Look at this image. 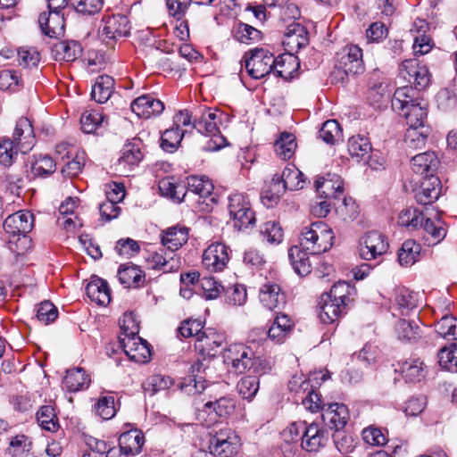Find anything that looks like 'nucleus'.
I'll return each mask as SVG.
<instances>
[{
    "label": "nucleus",
    "mask_w": 457,
    "mask_h": 457,
    "mask_svg": "<svg viewBox=\"0 0 457 457\" xmlns=\"http://www.w3.org/2000/svg\"><path fill=\"white\" fill-rule=\"evenodd\" d=\"M334 233L323 221L312 222L302 229L300 245L312 254L325 253L333 245Z\"/></svg>",
    "instance_id": "obj_1"
},
{
    "label": "nucleus",
    "mask_w": 457,
    "mask_h": 457,
    "mask_svg": "<svg viewBox=\"0 0 457 457\" xmlns=\"http://www.w3.org/2000/svg\"><path fill=\"white\" fill-rule=\"evenodd\" d=\"M242 62L248 75L260 79L273 72L274 55L263 48H254L244 54Z\"/></svg>",
    "instance_id": "obj_2"
},
{
    "label": "nucleus",
    "mask_w": 457,
    "mask_h": 457,
    "mask_svg": "<svg viewBox=\"0 0 457 457\" xmlns=\"http://www.w3.org/2000/svg\"><path fill=\"white\" fill-rule=\"evenodd\" d=\"M129 21L123 14L104 16L101 21L99 35L107 45L111 46L117 40L129 36Z\"/></svg>",
    "instance_id": "obj_3"
},
{
    "label": "nucleus",
    "mask_w": 457,
    "mask_h": 457,
    "mask_svg": "<svg viewBox=\"0 0 457 457\" xmlns=\"http://www.w3.org/2000/svg\"><path fill=\"white\" fill-rule=\"evenodd\" d=\"M240 438L229 428L220 429L210 439V453L217 457H233L240 448Z\"/></svg>",
    "instance_id": "obj_4"
},
{
    "label": "nucleus",
    "mask_w": 457,
    "mask_h": 457,
    "mask_svg": "<svg viewBox=\"0 0 457 457\" xmlns=\"http://www.w3.org/2000/svg\"><path fill=\"white\" fill-rule=\"evenodd\" d=\"M400 77L419 89L427 87L430 82V74L426 66L420 65L417 59H409L402 62Z\"/></svg>",
    "instance_id": "obj_5"
},
{
    "label": "nucleus",
    "mask_w": 457,
    "mask_h": 457,
    "mask_svg": "<svg viewBox=\"0 0 457 457\" xmlns=\"http://www.w3.org/2000/svg\"><path fill=\"white\" fill-rule=\"evenodd\" d=\"M33 224V214L29 211L23 210L9 215L5 219L3 227L11 237H18L20 240V236H22V238L27 240L26 235L31 231Z\"/></svg>",
    "instance_id": "obj_6"
},
{
    "label": "nucleus",
    "mask_w": 457,
    "mask_h": 457,
    "mask_svg": "<svg viewBox=\"0 0 457 457\" xmlns=\"http://www.w3.org/2000/svg\"><path fill=\"white\" fill-rule=\"evenodd\" d=\"M228 251V247L224 244H212L203 253L204 267L211 272L222 271L229 261Z\"/></svg>",
    "instance_id": "obj_7"
},
{
    "label": "nucleus",
    "mask_w": 457,
    "mask_h": 457,
    "mask_svg": "<svg viewBox=\"0 0 457 457\" xmlns=\"http://www.w3.org/2000/svg\"><path fill=\"white\" fill-rule=\"evenodd\" d=\"M254 353L250 347L236 344L228 347L224 359L225 361L231 363L237 373H244L251 365Z\"/></svg>",
    "instance_id": "obj_8"
},
{
    "label": "nucleus",
    "mask_w": 457,
    "mask_h": 457,
    "mask_svg": "<svg viewBox=\"0 0 457 457\" xmlns=\"http://www.w3.org/2000/svg\"><path fill=\"white\" fill-rule=\"evenodd\" d=\"M143 142L138 137L128 141L121 149V155L118 159V166L120 171L129 170L138 165L144 157L142 152Z\"/></svg>",
    "instance_id": "obj_9"
},
{
    "label": "nucleus",
    "mask_w": 457,
    "mask_h": 457,
    "mask_svg": "<svg viewBox=\"0 0 457 457\" xmlns=\"http://www.w3.org/2000/svg\"><path fill=\"white\" fill-rule=\"evenodd\" d=\"M199 335L200 338L195 340V347L203 357H214L225 343L224 335L212 328H207Z\"/></svg>",
    "instance_id": "obj_10"
},
{
    "label": "nucleus",
    "mask_w": 457,
    "mask_h": 457,
    "mask_svg": "<svg viewBox=\"0 0 457 457\" xmlns=\"http://www.w3.org/2000/svg\"><path fill=\"white\" fill-rule=\"evenodd\" d=\"M119 341L120 347L131 361L145 363L150 360L151 350L145 340L136 336L133 339L120 338Z\"/></svg>",
    "instance_id": "obj_11"
},
{
    "label": "nucleus",
    "mask_w": 457,
    "mask_h": 457,
    "mask_svg": "<svg viewBox=\"0 0 457 457\" xmlns=\"http://www.w3.org/2000/svg\"><path fill=\"white\" fill-rule=\"evenodd\" d=\"M414 191V197L420 204L428 205L438 199L441 194L440 180L436 176L422 178Z\"/></svg>",
    "instance_id": "obj_12"
},
{
    "label": "nucleus",
    "mask_w": 457,
    "mask_h": 457,
    "mask_svg": "<svg viewBox=\"0 0 457 457\" xmlns=\"http://www.w3.org/2000/svg\"><path fill=\"white\" fill-rule=\"evenodd\" d=\"M150 268L160 270L163 272H171L177 270L180 266L179 259L177 254L166 248H161L159 251L150 253L146 257Z\"/></svg>",
    "instance_id": "obj_13"
},
{
    "label": "nucleus",
    "mask_w": 457,
    "mask_h": 457,
    "mask_svg": "<svg viewBox=\"0 0 457 457\" xmlns=\"http://www.w3.org/2000/svg\"><path fill=\"white\" fill-rule=\"evenodd\" d=\"M130 107L138 117L149 119L160 115L164 110V104L150 95H143L135 99Z\"/></svg>",
    "instance_id": "obj_14"
},
{
    "label": "nucleus",
    "mask_w": 457,
    "mask_h": 457,
    "mask_svg": "<svg viewBox=\"0 0 457 457\" xmlns=\"http://www.w3.org/2000/svg\"><path fill=\"white\" fill-rule=\"evenodd\" d=\"M19 148L20 152L26 154L30 151L35 144V137L33 135V128L29 119L21 118L18 120L12 139Z\"/></svg>",
    "instance_id": "obj_15"
},
{
    "label": "nucleus",
    "mask_w": 457,
    "mask_h": 457,
    "mask_svg": "<svg viewBox=\"0 0 457 457\" xmlns=\"http://www.w3.org/2000/svg\"><path fill=\"white\" fill-rule=\"evenodd\" d=\"M281 180L283 184H277L278 188L272 190L270 198H278L286 189L300 190L305 186V177L303 173L295 167L286 168L281 174Z\"/></svg>",
    "instance_id": "obj_16"
},
{
    "label": "nucleus",
    "mask_w": 457,
    "mask_h": 457,
    "mask_svg": "<svg viewBox=\"0 0 457 457\" xmlns=\"http://www.w3.org/2000/svg\"><path fill=\"white\" fill-rule=\"evenodd\" d=\"M411 169L414 173L430 178L435 176L439 166V160L435 152H424L413 156L411 160Z\"/></svg>",
    "instance_id": "obj_17"
},
{
    "label": "nucleus",
    "mask_w": 457,
    "mask_h": 457,
    "mask_svg": "<svg viewBox=\"0 0 457 457\" xmlns=\"http://www.w3.org/2000/svg\"><path fill=\"white\" fill-rule=\"evenodd\" d=\"M339 65L345 73H361L364 71L362 50L358 46H346L340 57Z\"/></svg>",
    "instance_id": "obj_18"
},
{
    "label": "nucleus",
    "mask_w": 457,
    "mask_h": 457,
    "mask_svg": "<svg viewBox=\"0 0 457 457\" xmlns=\"http://www.w3.org/2000/svg\"><path fill=\"white\" fill-rule=\"evenodd\" d=\"M328 437L326 431L315 423L307 426L303 435L301 436V446L306 452H318L326 445Z\"/></svg>",
    "instance_id": "obj_19"
},
{
    "label": "nucleus",
    "mask_w": 457,
    "mask_h": 457,
    "mask_svg": "<svg viewBox=\"0 0 457 457\" xmlns=\"http://www.w3.org/2000/svg\"><path fill=\"white\" fill-rule=\"evenodd\" d=\"M38 23L42 32L49 37H57L64 33V17L59 12L40 13Z\"/></svg>",
    "instance_id": "obj_20"
},
{
    "label": "nucleus",
    "mask_w": 457,
    "mask_h": 457,
    "mask_svg": "<svg viewBox=\"0 0 457 457\" xmlns=\"http://www.w3.org/2000/svg\"><path fill=\"white\" fill-rule=\"evenodd\" d=\"M260 302L269 310L280 309L286 303V296L280 287L275 283H266L259 292Z\"/></svg>",
    "instance_id": "obj_21"
},
{
    "label": "nucleus",
    "mask_w": 457,
    "mask_h": 457,
    "mask_svg": "<svg viewBox=\"0 0 457 457\" xmlns=\"http://www.w3.org/2000/svg\"><path fill=\"white\" fill-rule=\"evenodd\" d=\"M348 410L345 404L342 403H330L322 413L324 422H327L331 429L340 431L347 423Z\"/></svg>",
    "instance_id": "obj_22"
},
{
    "label": "nucleus",
    "mask_w": 457,
    "mask_h": 457,
    "mask_svg": "<svg viewBox=\"0 0 457 457\" xmlns=\"http://www.w3.org/2000/svg\"><path fill=\"white\" fill-rule=\"evenodd\" d=\"M319 306L320 310L319 313L320 318L322 322L327 324L337 320L346 307L326 294L320 296Z\"/></svg>",
    "instance_id": "obj_23"
},
{
    "label": "nucleus",
    "mask_w": 457,
    "mask_h": 457,
    "mask_svg": "<svg viewBox=\"0 0 457 457\" xmlns=\"http://www.w3.org/2000/svg\"><path fill=\"white\" fill-rule=\"evenodd\" d=\"M188 231L186 227L174 226L163 231L161 237L162 245L175 253L187 242Z\"/></svg>",
    "instance_id": "obj_24"
},
{
    "label": "nucleus",
    "mask_w": 457,
    "mask_h": 457,
    "mask_svg": "<svg viewBox=\"0 0 457 457\" xmlns=\"http://www.w3.org/2000/svg\"><path fill=\"white\" fill-rule=\"evenodd\" d=\"M330 179L323 177L315 180V189L320 198L337 197V194H342L344 190L342 179L336 174H328Z\"/></svg>",
    "instance_id": "obj_25"
},
{
    "label": "nucleus",
    "mask_w": 457,
    "mask_h": 457,
    "mask_svg": "<svg viewBox=\"0 0 457 457\" xmlns=\"http://www.w3.org/2000/svg\"><path fill=\"white\" fill-rule=\"evenodd\" d=\"M119 281L125 287H140L145 283V274L143 271L133 264H121L118 270Z\"/></svg>",
    "instance_id": "obj_26"
},
{
    "label": "nucleus",
    "mask_w": 457,
    "mask_h": 457,
    "mask_svg": "<svg viewBox=\"0 0 457 457\" xmlns=\"http://www.w3.org/2000/svg\"><path fill=\"white\" fill-rule=\"evenodd\" d=\"M348 152L349 154L355 158L357 162L367 161L370 167H373L370 163V154L371 152V144L369 139L361 135L353 136L348 140Z\"/></svg>",
    "instance_id": "obj_27"
},
{
    "label": "nucleus",
    "mask_w": 457,
    "mask_h": 457,
    "mask_svg": "<svg viewBox=\"0 0 457 457\" xmlns=\"http://www.w3.org/2000/svg\"><path fill=\"white\" fill-rule=\"evenodd\" d=\"M144 444V434L138 429H132L124 432L119 438V445L132 457L142 452Z\"/></svg>",
    "instance_id": "obj_28"
},
{
    "label": "nucleus",
    "mask_w": 457,
    "mask_h": 457,
    "mask_svg": "<svg viewBox=\"0 0 457 457\" xmlns=\"http://www.w3.org/2000/svg\"><path fill=\"white\" fill-rule=\"evenodd\" d=\"M308 42L307 31L300 24L290 25L284 35L283 45L287 46L290 51H297L306 46Z\"/></svg>",
    "instance_id": "obj_29"
},
{
    "label": "nucleus",
    "mask_w": 457,
    "mask_h": 457,
    "mask_svg": "<svg viewBox=\"0 0 457 457\" xmlns=\"http://www.w3.org/2000/svg\"><path fill=\"white\" fill-rule=\"evenodd\" d=\"M298 67L299 62L296 56L291 54H283L275 57L273 73L277 77L289 79Z\"/></svg>",
    "instance_id": "obj_30"
},
{
    "label": "nucleus",
    "mask_w": 457,
    "mask_h": 457,
    "mask_svg": "<svg viewBox=\"0 0 457 457\" xmlns=\"http://www.w3.org/2000/svg\"><path fill=\"white\" fill-rule=\"evenodd\" d=\"M218 120H220L216 112L205 110L199 117L195 116L193 128L201 134L213 136L219 132Z\"/></svg>",
    "instance_id": "obj_31"
},
{
    "label": "nucleus",
    "mask_w": 457,
    "mask_h": 457,
    "mask_svg": "<svg viewBox=\"0 0 457 457\" xmlns=\"http://www.w3.org/2000/svg\"><path fill=\"white\" fill-rule=\"evenodd\" d=\"M113 89L114 79L111 76L101 75L97 77L92 87L91 96L96 102L104 104L110 99Z\"/></svg>",
    "instance_id": "obj_32"
},
{
    "label": "nucleus",
    "mask_w": 457,
    "mask_h": 457,
    "mask_svg": "<svg viewBox=\"0 0 457 457\" xmlns=\"http://www.w3.org/2000/svg\"><path fill=\"white\" fill-rule=\"evenodd\" d=\"M288 258L298 275L305 276L311 272L312 265L308 254L301 245L292 246L288 251Z\"/></svg>",
    "instance_id": "obj_33"
},
{
    "label": "nucleus",
    "mask_w": 457,
    "mask_h": 457,
    "mask_svg": "<svg viewBox=\"0 0 457 457\" xmlns=\"http://www.w3.org/2000/svg\"><path fill=\"white\" fill-rule=\"evenodd\" d=\"M81 52V46L77 41L58 42L53 47V54L57 61L73 62Z\"/></svg>",
    "instance_id": "obj_34"
},
{
    "label": "nucleus",
    "mask_w": 457,
    "mask_h": 457,
    "mask_svg": "<svg viewBox=\"0 0 457 457\" xmlns=\"http://www.w3.org/2000/svg\"><path fill=\"white\" fill-rule=\"evenodd\" d=\"M86 291L87 296L99 305H106L111 301L108 284L101 278L90 281L86 287Z\"/></svg>",
    "instance_id": "obj_35"
},
{
    "label": "nucleus",
    "mask_w": 457,
    "mask_h": 457,
    "mask_svg": "<svg viewBox=\"0 0 457 457\" xmlns=\"http://www.w3.org/2000/svg\"><path fill=\"white\" fill-rule=\"evenodd\" d=\"M395 332L400 340L407 342H415L422 335V330L415 320H399L395 326Z\"/></svg>",
    "instance_id": "obj_36"
},
{
    "label": "nucleus",
    "mask_w": 457,
    "mask_h": 457,
    "mask_svg": "<svg viewBox=\"0 0 457 457\" xmlns=\"http://www.w3.org/2000/svg\"><path fill=\"white\" fill-rule=\"evenodd\" d=\"M398 114L406 119L409 128H421V126H425L428 112L425 106L415 100L402 113Z\"/></svg>",
    "instance_id": "obj_37"
},
{
    "label": "nucleus",
    "mask_w": 457,
    "mask_h": 457,
    "mask_svg": "<svg viewBox=\"0 0 457 457\" xmlns=\"http://www.w3.org/2000/svg\"><path fill=\"white\" fill-rule=\"evenodd\" d=\"M431 129L428 126H421V128H408L405 136L404 143L410 150H419L425 147L428 137Z\"/></svg>",
    "instance_id": "obj_38"
},
{
    "label": "nucleus",
    "mask_w": 457,
    "mask_h": 457,
    "mask_svg": "<svg viewBox=\"0 0 457 457\" xmlns=\"http://www.w3.org/2000/svg\"><path fill=\"white\" fill-rule=\"evenodd\" d=\"M89 383L90 379L81 368L69 370L63 379V385L70 392H77L87 388Z\"/></svg>",
    "instance_id": "obj_39"
},
{
    "label": "nucleus",
    "mask_w": 457,
    "mask_h": 457,
    "mask_svg": "<svg viewBox=\"0 0 457 457\" xmlns=\"http://www.w3.org/2000/svg\"><path fill=\"white\" fill-rule=\"evenodd\" d=\"M395 303L401 311L402 315H408L410 312L418 308V295L408 288L402 287L396 291Z\"/></svg>",
    "instance_id": "obj_40"
},
{
    "label": "nucleus",
    "mask_w": 457,
    "mask_h": 457,
    "mask_svg": "<svg viewBox=\"0 0 457 457\" xmlns=\"http://www.w3.org/2000/svg\"><path fill=\"white\" fill-rule=\"evenodd\" d=\"M235 401L228 396H222L214 401H209L204 405V411H213L220 418H227L233 413Z\"/></svg>",
    "instance_id": "obj_41"
},
{
    "label": "nucleus",
    "mask_w": 457,
    "mask_h": 457,
    "mask_svg": "<svg viewBox=\"0 0 457 457\" xmlns=\"http://www.w3.org/2000/svg\"><path fill=\"white\" fill-rule=\"evenodd\" d=\"M421 247L414 240L409 239L403 243L398 251V262L402 266L414 264L420 253Z\"/></svg>",
    "instance_id": "obj_42"
},
{
    "label": "nucleus",
    "mask_w": 457,
    "mask_h": 457,
    "mask_svg": "<svg viewBox=\"0 0 457 457\" xmlns=\"http://www.w3.org/2000/svg\"><path fill=\"white\" fill-rule=\"evenodd\" d=\"M425 364L420 359L406 361L401 367V371L406 381H420L425 377Z\"/></svg>",
    "instance_id": "obj_43"
},
{
    "label": "nucleus",
    "mask_w": 457,
    "mask_h": 457,
    "mask_svg": "<svg viewBox=\"0 0 457 457\" xmlns=\"http://www.w3.org/2000/svg\"><path fill=\"white\" fill-rule=\"evenodd\" d=\"M309 382L307 380H303L299 385V390H295L296 394H299L301 391H308L307 395L302 398L303 405L306 410H309L312 412H317L320 410H323L324 405L322 404L320 395L312 388H309Z\"/></svg>",
    "instance_id": "obj_44"
},
{
    "label": "nucleus",
    "mask_w": 457,
    "mask_h": 457,
    "mask_svg": "<svg viewBox=\"0 0 457 457\" xmlns=\"http://www.w3.org/2000/svg\"><path fill=\"white\" fill-rule=\"evenodd\" d=\"M296 146L295 136L287 132L282 133L274 145L277 154L283 160H289L295 154Z\"/></svg>",
    "instance_id": "obj_45"
},
{
    "label": "nucleus",
    "mask_w": 457,
    "mask_h": 457,
    "mask_svg": "<svg viewBox=\"0 0 457 457\" xmlns=\"http://www.w3.org/2000/svg\"><path fill=\"white\" fill-rule=\"evenodd\" d=\"M187 191L202 198L208 197L213 190L212 183L205 177L190 176L187 179Z\"/></svg>",
    "instance_id": "obj_46"
},
{
    "label": "nucleus",
    "mask_w": 457,
    "mask_h": 457,
    "mask_svg": "<svg viewBox=\"0 0 457 457\" xmlns=\"http://www.w3.org/2000/svg\"><path fill=\"white\" fill-rule=\"evenodd\" d=\"M414 90L411 85L399 87L395 90L392 99V108L397 113H402L406 107L415 101Z\"/></svg>",
    "instance_id": "obj_47"
},
{
    "label": "nucleus",
    "mask_w": 457,
    "mask_h": 457,
    "mask_svg": "<svg viewBox=\"0 0 457 457\" xmlns=\"http://www.w3.org/2000/svg\"><path fill=\"white\" fill-rule=\"evenodd\" d=\"M55 162L49 155L39 154L31 162V172L35 177H46L55 171Z\"/></svg>",
    "instance_id": "obj_48"
},
{
    "label": "nucleus",
    "mask_w": 457,
    "mask_h": 457,
    "mask_svg": "<svg viewBox=\"0 0 457 457\" xmlns=\"http://www.w3.org/2000/svg\"><path fill=\"white\" fill-rule=\"evenodd\" d=\"M37 420L40 427L46 430L54 432L59 428L58 419L51 405L42 406L37 412Z\"/></svg>",
    "instance_id": "obj_49"
},
{
    "label": "nucleus",
    "mask_w": 457,
    "mask_h": 457,
    "mask_svg": "<svg viewBox=\"0 0 457 457\" xmlns=\"http://www.w3.org/2000/svg\"><path fill=\"white\" fill-rule=\"evenodd\" d=\"M186 130L179 128H170L166 129L161 137L162 148L169 153H173L179 145Z\"/></svg>",
    "instance_id": "obj_50"
},
{
    "label": "nucleus",
    "mask_w": 457,
    "mask_h": 457,
    "mask_svg": "<svg viewBox=\"0 0 457 457\" xmlns=\"http://www.w3.org/2000/svg\"><path fill=\"white\" fill-rule=\"evenodd\" d=\"M319 136L327 144L334 145L342 139V129L336 120H328L323 123Z\"/></svg>",
    "instance_id": "obj_51"
},
{
    "label": "nucleus",
    "mask_w": 457,
    "mask_h": 457,
    "mask_svg": "<svg viewBox=\"0 0 457 457\" xmlns=\"http://www.w3.org/2000/svg\"><path fill=\"white\" fill-rule=\"evenodd\" d=\"M17 145L8 137L0 138V164L10 167L19 152Z\"/></svg>",
    "instance_id": "obj_52"
},
{
    "label": "nucleus",
    "mask_w": 457,
    "mask_h": 457,
    "mask_svg": "<svg viewBox=\"0 0 457 457\" xmlns=\"http://www.w3.org/2000/svg\"><path fill=\"white\" fill-rule=\"evenodd\" d=\"M436 331L443 338L457 340V319L453 316H444L436 324Z\"/></svg>",
    "instance_id": "obj_53"
},
{
    "label": "nucleus",
    "mask_w": 457,
    "mask_h": 457,
    "mask_svg": "<svg viewBox=\"0 0 457 457\" xmlns=\"http://www.w3.org/2000/svg\"><path fill=\"white\" fill-rule=\"evenodd\" d=\"M419 228H422L431 237L430 244H437L441 242L446 236V229L438 220L437 224L433 222L429 218L424 220L421 218Z\"/></svg>",
    "instance_id": "obj_54"
},
{
    "label": "nucleus",
    "mask_w": 457,
    "mask_h": 457,
    "mask_svg": "<svg viewBox=\"0 0 457 457\" xmlns=\"http://www.w3.org/2000/svg\"><path fill=\"white\" fill-rule=\"evenodd\" d=\"M260 386V380L257 376H245L237 383L238 393L245 399H253L257 394Z\"/></svg>",
    "instance_id": "obj_55"
},
{
    "label": "nucleus",
    "mask_w": 457,
    "mask_h": 457,
    "mask_svg": "<svg viewBox=\"0 0 457 457\" xmlns=\"http://www.w3.org/2000/svg\"><path fill=\"white\" fill-rule=\"evenodd\" d=\"M353 292L354 287H351L349 283L339 281L333 285L329 293L325 294L346 306Z\"/></svg>",
    "instance_id": "obj_56"
},
{
    "label": "nucleus",
    "mask_w": 457,
    "mask_h": 457,
    "mask_svg": "<svg viewBox=\"0 0 457 457\" xmlns=\"http://www.w3.org/2000/svg\"><path fill=\"white\" fill-rule=\"evenodd\" d=\"M104 117L97 111H86L80 118L81 129L87 134L93 133L103 123Z\"/></svg>",
    "instance_id": "obj_57"
},
{
    "label": "nucleus",
    "mask_w": 457,
    "mask_h": 457,
    "mask_svg": "<svg viewBox=\"0 0 457 457\" xmlns=\"http://www.w3.org/2000/svg\"><path fill=\"white\" fill-rule=\"evenodd\" d=\"M337 216L345 221H353L359 215V208L352 198L345 197L343 202L336 207Z\"/></svg>",
    "instance_id": "obj_58"
},
{
    "label": "nucleus",
    "mask_w": 457,
    "mask_h": 457,
    "mask_svg": "<svg viewBox=\"0 0 457 457\" xmlns=\"http://www.w3.org/2000/svg\"><path fill=\"white\" fill-rule=\"evenodd\" d=\"M235 38L240 43L251 44L261 38V31L248 24L240 23L236 28Z\"/></svg>",
    "instance_id": "obj_59"
},
{
    "label": "nucleus",
    "mask_w": 457,
    "mask_h": 457,
    "mask_svg": "<svg viewBox=\"0 0 457 457\" xmlns=\"http://www.w3.org/2000/svg\"><path fill=\"white\" fill-rule=\"evenodd\" d=\"M75 11L85 15H93L101 11L104 0H69Z\"/></svg>",
    "instance_id": "obj_60"
},
{
    "label": "nucleus",
    "mask_w": 457,
    "mask_h": 457,
    "mask_svg": "<svg viewBox=\"0 0 457 457\" xmlns=\"http://www.w3.org/2000/svg\"><path fill=\"white\" fill-rule=\"evenodd\" d=\"M438 359L441 367L449 371L457 372V344H453L452 349L442 348L439 351Z\"/></svg>",
    "instance_id": "obj_61"
},
{
    "label": "nucleus",
    "mask_w": 457,
    "mask_h": 457,
    "mask_svg": "<svg viewBox=\"0 0 457 457\" xmlns=\"http://www.w3.org/2000/svg\"><path fill=\"white\" fill-rule=\"evenodd\" d=\"M422 217V213L418 209L410 207L400 212L398 223L403 227L418 228Z\"/></svg>",
    "instance_id": "obj_62"
},
{
    "label": "nucleus",
    "mask_w": 457,
    "mask_h": 457,
    "mask_svg": "<svg viewBox=\"0 0 457 457\" xmlns=\"http://www.w3.org/2000/svg\"><path fill=\"white\" fill-rule=\"evenodd\" d=\"M204 325L200 320H186L181 322L178 330L183 337H195V340L200 338L199 334H203Z\"/></svg>",
    "instance_id": "obj_63"
},
{
    "label": "nucleus",
    "mask_w": 457,
    "mask_h": 457,
    "mask_svg": "<svg viewBox=\"0 0 457 457\" xmlns=\"http://www.w3.org/2000/svg\"><path fill=\"white\" fill-rule=\"evenodd\" d=\"M120 326L121 334L124 336L123 338L133 339L138 334L139 326L133 313H125L122 319L120 320ZM120 338H122V337H120Z\"/></svg>",
    "instance_id": "obj_64"
}]
</instances>
